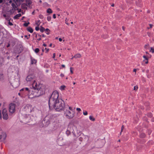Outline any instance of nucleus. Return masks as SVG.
Instances as JSON below:
<instances>
[{
    "label": "nucleus",
    "mask_w": 154,
    "mask_h": 154,
    "mask_svg": "<svg viewBox=\"0 0 154 154\" xmlns=\"http://www.w3.org/2000/svg\"><path fill=\"white\" fill-rule=\"evenodd\" d=\"M59 94L57 91H54L49 100V106L50 109L54 108L57 111L63 109L64 102L58 98Z\"/></svg>",
    "instance_id": "f257e3e1"
},
{
    "label": "nucleus",
    "mask_w": 154,
    "mask_h": 154,
    "mask_svg": "<svg viewBox=\"0 0 154 154\" xmlns=\"http://www.w3.org/2000/svg\"><path fill=\"white\" fill-rule=\"evenodd\" d=\"M33 88H30L31 94L29 95V98H32L39 97L44 93L42 87V85L39 83L34 82L32 84Z\"/></svg>",
    "instance_id": "f03ea898"
},
{
    "label": "nucleus",
    "mask_w": 154,
    "mask_h": 154,
    "mask_svg": "<svg viewBox=\"0 0 154 154\" xmlns=\"http://www.w3.org/2000/svg\"><path fill=\"white\" fill-rule=\"evenodd\" d=\"M75 112L73 108L68 105L66 106L64 109V115L68 119H71L74 116Z\"/></svg>",
    "instance_id": "7ed1b4c3"
},
{
    "label": "nucleus",
    "mask_w": 154,
    "mask_h": 154,
    "mask_svg": "<svg viewBox=\"0 0 154 154\" xmlns=\"http://www.w3.org/2000/svg\"><path fill=\"white\" fill-rule=\"evenodd\" d=\"M57 119L56 116L54 115H51L49 116H46L43 120L44 122H45L46 125H48L50 122H57ZM45 122H44L45 123Z\"/></svg>",
    "instance_id": "20e7f679"
},
{
    "label": "nucleus",
    "mask_w": 154,
    "mask_h": 154,
    "mask_svg": "<svg viewBox=\"0 0 154 154\" xmlns=\"http://www.w3.org/2000/svg\"><path fill=\"white\" fill-rule=\"evenodd\" d=\"M21 92H23V94L24 96H28V97L29 98V95L31 94V89L27 88H23L20 91Z\"/></svg>",
    "instance_id": "39448f33"
},
{
    "label": "nucleus",
    "mask_w": 154,
    "mask_h": 154,
    "mask_svg": "<svg viewBox=\"0 0 154 154\" xmlns=\"http://www.w3.org/2000/svg\"><path fill=\"white\" fill-rule=\"evenodd\" d=\"M26 80L27 82L28 83H30L32 82L33 83L35 82V76L33 75H28L26 78Z\"/></svg>",
    "instance_id": "423d86ee"
},
{
    "label": "nucleus",
    "mask_w": 154,
    "mask_h": 154,
    "mask_svg": "<svg viewBox=\"0 0 154 154\" xmlns=\"http://www.w3.org/2000/svg\"><path fill=\"white\" fill-rule=\"evenodd\" d=\"M9 110L10 112L13 113L15 111V105L13 103H11L9 104Z\"/></svg>",
    "instance_id": "0eeeda50"
},
{
    "label": "nucleus",
    "mask_w": 154,
    "mask_h": 154,
    "mask_svg": "<svg viewBox=\"0 0 154 154\" xmlns=\"http://www.w3.org/2000/svg\"><path fill=\"white\" fill-rule=\"evenodd\" d=\"M24 111L27 113H30L32 109V106L29 104H27L24 107Z\"/></svg>",
    "instance_id": "6e6552de"
},
{
    "label": "nucleus",
    "mask_w": 154,
    "mask_h": 154,
    "mask_svg": "<svg viewBox=\"0 0 154 154\" xmlns=\"http://www.w3.org/2000/svg\"><path fill=\"white\" fill-rule=\"evenodd\" d=\"M3 118L4 119L6 120L8 118V116L7 113V109H3L2 111Z\"/></svg>",
    "instance_id": "1a4fd4ad"
},
{
    "label": "nucleus",
    "mask_w": 154,
    "mask_h": 154,
    "mask_svg": "<svg viewBox=\"0 0 154 154\" xmlns=\"http://www.w3.org/2000/svg\"><path fill=\"white\" fill-rule=\"evenodd\" d=\"M11 85H12V86L14 88H17L19 85V83L17 82H14L12 84H11Z\"/></svg>",
    "instance_id": "9d476101"
},
{
    "label": "nucleus",
    "mask_w": 154,
    "mask_h": 154,
    "mask_svg": "<svg viewBox=\"0 0 154 154\" xmlns=\"http://www.w3.org/2000/svg\"><path fill=\"white\" fill-rule=\"evenodd\" d=\"M30 58L31 60V63L32 64L35 63H36L37 61L35 59L32 57H31Z\"/></svg>",
    "instance_id": "9b49d317"
},
{
    "label": "nucleus",
    "mask_w": 154,
    "mask_h": 154,
    "mask_svg": "<svg viewBox=\"0 0 154 154\" xmlns=\"http://www.w3.org/2000/svg\"><path fill=\"white\" fill-rule=\"evenodd\" d=\"M26 4L27 6H29L32 3V1L30 0H26Z\"/></svg>",
    "instance_id": "f8f14e48"
},
{
    "label": "nucleus",
    "mask_w": 154,
    "mask_h": 154,
    "mask_svg": "<svg viewBox=\"0 0 154 154\" xmlns=\"http://www.w3.org/2000/svg\"><path fill=\"white\" fill-rule=\"evenodd\" d=\"M4 77L3 74L2 73H0V81H2L4 80Z\"/></svg>",
    "instance_id": "ddd939ff"
},
{
    "label": "nucleus",
    "mask_w": 154,
    "mask_h": 154,
    "mask_svg": "<svg viewBox=\"0 0 154 154\" xmlns=\"http://www.w3.org/2000/svg\"><path fill=\"white\" fill-rule=\"evenodd\" d=\"M16 4H19V5L20 4V2H23L24 0H14Z\"/></svg>",
    "instance_id": "4468645a"
},
{
    "label": "nucleus",
    "mask_w": 154,
    "mask_h": 154,
    "mask_svg": "<svg viewBox=\"0 0 154 154\" xmlns=\"http://www.w3.org/2000/svg\"><path fill=\"white\" fill-rule=\"evenodd\" d=\"M81 57V55L79 54H75L74 56L73 57L75 58H80Z\"/></svg>",
    "instance_id": "2eb2a0df"
},
{
    "label": "nucleus",
    "mask_w": 154,
    "mask_h": 154,
    "mask_svg": "<svg viewBox=\"0 0 154 154\" xmlns=\"http://www.w3.org/2000/svg\"><path fill=\"white\" fill-rule=\"evenodd\" d=\"M21 16V14H18L14 17V19H18Z\"/></svg>",
    "instance_id": "dca6fc26"
},
{
    "label": "nucleus",
    "mask_w": 154,
    "mask_h": 154,
    "mask_svg": "<svg viewBox=\"0 0 154 154\" xmlns=\"http://www.w3.org/2000/svg\"><path fill=\"white\" fill-rule=\"evenodd\" d=\"M27 5L25 3H23L21 5V8L23 9H26L27 8Z\"/></svg>",
    "instance_id": "f3484780"
},
{
    "label": "nucleus",
    "mask_w": 154,
    "mask_h": 154,
    "mask_svg": "<svg viewBox=\"0 0 154 154\" xmlns=\"http://www.w3.org/2000/svg\"><path fill=\"white\" fill-rule=\"evenodd\" d=\"M1 138H2L3 140H5L6 137V134L5 133H3V135H1Z\"/></svg>",
    "instance_id": "a211bd4d"
},
{
    "label": "nucleus",
    "mask_w": 154,
    "mask_h": 154,
    "mask_svg": "<svg viewBox=\"0 0 154 154\" xmlns=\"http://www.w3.org/2000/svg\"><path fill=\"white\" fill-rule=\"evenodd\" d=\"M27 30L28 31L31 33H32L33 32V29L31 27H29L27 28Z\"/></svg>",
    "instance_id": "6ab92c4d"
},
{
    "label": "nucleus",
    "mask_w": 154,
    "mask_h": 154,
    "mask_svg": "<svg viewBox=\"0 0 154 154\" xmlns=\"http://www.w3.org/2000/svg\"><path fill=\"white\" fill-rule=\"evenodd\" d=\"M65 88H66L65 86L64 85H62L60 87V89L62 91L63 90H65Z\"/></svg>",
    "instance_id": "aec40b11"
},
{
    "label": "nucleus",
    "mask_w": 154,
    "mask_h": 154,
    "mask_svg": "<svg viewBox=\"0 0 154 154\" xmlns=\"http://www.w3.org/2000/svg\"><path fill=\"white\" fill-rule=\"evenodd\" d=\"M89 119L92 121H94L95 120V119L92 116H90L89 117Z\"/></svg>",
    "instance_id": "412c9836"
},
{
    "label": "nucleus",
    "mask_w": 154,
    "mask_h": 154,
    "mask_svg": "<svg viewBox=\"0 0 154 154\" xmlns=\"http://www.w3.org/2000/svg\"><path fill=\"white\" fill-rule=\"evenodd\" d=\"M47 12L48 13H52V11L51 9L48 8L47 9Z\"/></svg>",
    "instance_id": "4be33fe9"
},
{
    "label": "nucleus",
    "mask_w": 154,
    "mask_h": 154,
    "mask_svg": "<svg viewBox=\"0 0 154 154\" xmlns=\"http://www.w3.org/2000/svg\"><path fill=\"white\" fill-rule=\"evenodd\" d=\"M145 137V134L144 133H142L140 135V137L141 138H143Z\"/></svg>",
    "instance_id": "5701e85b"
},
{
    "label": "nucleus",
    "mask_w": 154,
    "mask_h": 154,
    "mask_svg": "<svg viewBox=\"0 0 154 154\" xmlns=\"http://www.w3.org/2000/svg\"><path fill=\"white\" fill-rule=\"evenodd\" d=\"M45 30V29L44 27H41L40 29V31L41 32H42L44 31Z\"/></svg>",
    "instance_id": "b1692460"
},
{
    "label": "nucleus",
    "mask_w": 154,
    "mask_h": 154,
    "mask_svg": "<svg viewBox=\"0 0 154 154\" xmlns=\"http://www.w3.org/2000/svg\"><path fill=\"white\" fill-rule=\"evenodd\" d=\"M144 48L145 49H148L149 48V45L147 44L145 45L144 46Z\"/></svg>",
    "instance_id": "393cba45"
},
{
    "label": "nucleus",
    "mask_w": 154,
    "mask_h": 154,
    "mask_svg": "<svg viewBox=\"0 0 154 154\" xmlns=\"http://www.w3.org/2000/svg\"><path fill=\"white\" fill-rule=\"evenodd\" d=\"M40 20H39L38 21H36L35 24H36L38 26H39L40 24Z\"/></svg>",
    "instance_id": "a878e982"
},
{
    "label": "nucleus",
    "mask_w": 154,
    "mask_h": 154,
    "mask_svg": "<svg viewBox=\"0 0 154 154\" xmlns=\"http://www.w3.org/2000/svg\"><path fill=\"white\" fill-rule=\"evenodd\" d=\"M51 16H48L47 17V20L49 21H50L51 20Z\"/></svg>",
    "instance_id": "bb28decb"
},
{
    "label": "nucleus",
    "mask_w": 154,
    "mask_h": 154,
    "mask_svg": "<svg viewBox=\"0 0 154 154\" xmlns=\"http://www.w3.org/2000/svg\"><path fill=\"white\" fill-rule=\"evenodd\" d=\"M39 51V50L38 48H36L35 50V52L36 53H38Z\"/></svg>",
    "instance_id": "cd10ccee"
},
{
    "label": "nucleus",
    "mask_w": 154,
    "mask_h": 154,
    "mask_svg": "<svg viewBox=\"0 0 154 154\" xmlns=\"http://www.w3.org/2000/svg\"><path fill=\"white\" fill-rule=\"evenodd\" d=\"M150 52H152V53L154 52V48H151V49L150 50Z\"/></svg>",
    "instance_id": "c85d7f7f"
},
{
    "label": "nucleus",
    "mask_w": 154,
    "mask_h": 154,
    "mask_svg": "<svg viewBox=\"0 0 154 154\" xmlns=\"http://www.w3.org/2000/svg\"><path fill=\"white\" fill-rule=\"evenodd\" d=\"M12 6L14 8H17L16 5L14 3H12L11 4Z\"/></svg>",
    "instance_id": "c756f323"
},
{
    "label": "nucleus",
    "mask_w": 154,
    "mask_h": 154,
    "mask_svg": "<svg viewBox=\"0 0 154 154\" xmlns=\"http://www.w3.org/2000/svg\"><path fill=\"white\" fill-rule=\"evenodd\" d=\"M83 114L85 116H86L88 115V112L87 111H84L83 112Z\"/></svg>",
    "instance_id": "7c9ffc66"
},
{
    "label": "nucleus",
    "mask_w": 154,
    "mask_h": 154,
    "mask_svg": "<svg viewBox=\"0 0 154 154\" xmlns=\"http://www.w3.org/2000/svg\"><path fill=\"white\" fill-rule=\"evenodd\" d=\"M29 24V22H28L27 23H26L23 24V25H24V26H28V25Z\"/></svg>",
    "instance_id": "2f4dec72"
},
{
    "label": "nucleus",
    "mask_w": 154,
    "mask_h": 154,
    "mask_svg": "<svg viewBox=\"0 0 154 154\" xmlns=\"http://www.w3.org/2000/svg\"><path fill=\"white\" fill-rule=\"evenodd\" d=\"M8 20L9 21L8 24H9V25H10V26H12L13 25V23L10 22V19H8Z\"/></svg>",
    "instance_id": "473e14b6"
},
{
    "label": "nucleus",
    "mask_w": 154,
    "mask_h": 154,
    "mask_svg": "<svg viewBox=\"0 0 154 154\" xmlns=\"http://www.w3.org/2000/svg\"><path fill=\"white\" fill-rule=\"evenodd\" d=\"M39 17L40 19H43L44 18V16L41 14H40L39 16Z\"/></svg>",
    "instance_id": "72a5a7b5"
},
{
    "label": "nucleus",
    "mask_w": 154,
    "mask_h": 154,
    "mask_svg": "<svg viewBox=\"0 0 154 154\" xmlns=\"http://www.w3.org/2000/svg\"><path fill=\"white\" fill-rule=\"evenodd\" d=\"M138 88V87L137 86H135L134 87V90L135 91H137Z\"/></svg>",
    "instance_id": "f704fd0d"
},
{
    "label": "nucleus",
    "mask_w": 154,
    "mask_h": 154,
    "mask_svg": "<svg viewBox=\"0 0 154 154\" xmlns=\"http://www.w3.org/2000/svg\"><path fill=\"white\" fill-rule=\"evenodd\" d=\"M124 128V126L123 125L122 126V128H121V131L120 132V134H121L122 132V131Z\"/></svg>",
    "instance_id": "c9c22d12"
},
{
    "label": "nucleus",
    "mask_w": 154,
    "mask_h": 154,
    "mask_svg": "<svg viewBox=\"0 0 154 154\" xmlns=\"http://www.w3.org/2000/svg\"><path fill=\"white\" fill-rule=\"evenodd\" d=\"M45 31H46V32H47V34H49V33L48 32L49 31V29H45Z\"/></svg>",
    "instance_id": "e433bc0d"
},
{
    "label": "nucleus",
    "mask_w": 154,
    "mask_h": 154,
    "mask_svg": "<svg viewBox=\"0 0 154 154\" xmlns=\"http://www.w3.org/2000/svg\"><path fill=\"white\" fill-rule=\"evenodd\" d=\"M38 26H37L35 28V30L36 31H38L39 29V28Z\"/></svg>",
    "instance_id": "4c0bfd02"
},
{
    "label": "nucleus",
    "mask_w": 154,
    "mask_h": 154,
    "mask_svg": "<svg viewBox=\"0 0 154 154\" xmlns=\"http://www.w3.org/2000/svg\"><path fill=\"white\" fill-rule=\"evenodd\" d=\"M143 57L145 59V60H148V58L146 57V56H145V55H144L143 56Z\"/></svg>",
    "instance_id": "58836bf2"
},
{
    "label": "nucleus",
    "mask_w": 154,
    "mask_h": 154,
    "mask_svg": "<svg viewBox=\"0 0 154 154\" xmlns=\"http://www.w3.org/2000/svg\"><path fill=\"white\" fill-rule=\"evenodd\" d=\"M72 67H70V72H71V74H73V72L72 71Z\"/></svg>",
    "instance_id": "ea45409f"
},
{
    "label": "nucleus",
    "mask_w": 154,
    "mask_h": 154,
    "mask_svg": "<svg viewBox=\"0 0 154 154\" xmlns=\"http://www.w3.org/2000/svg\"><path fill=\"white\" fill-rule=\"evenodd\" d=\"M76 110L79 111H81V109L80 108H76Z\"/></svg>",
    "instance_id": "a19ab883"
},
{
    "label": "nucleus",
    "mask_w": 154,
    "mask_h": 154,
    "mask_svg": "<svg viewBox=\"0 0 154 154\" xmlns=\"http://www.w3.org/2000/svg\"><path fill=\"white\" fill-rule=\"evenodd\" d=\"M10 46V44L9 43H8L7 44V45H6V47L7 48H8Z\"/></svg>",
    "instance_id": "79ce46f5"
},
{
    "label": "nucleus",
    "mask_w": 154,
    "mask_h": 154,
    "mask_svg": "<svg viewBox=\"0 0 154 154\" xmlns=\"http://www.w3.org/2000/svg\"><path fill=\"white\" fill-rule=\"evenodd\" d=\"M53 17L55 19L56 18V15L55 14H54L53 15Z\"/></svg>",
    "instance_id": "37998d69"
},
{
    "label": "nucleus",
    "mask_w": 154,
    "mask_h": 154,
    "mask_svg": "<svg viewBox=\"0 0 154 154\" xmlns=\"http://www.w3.org/2000/svg\"><path fill=\"white\" fill-rule=\"evenodd\" d=\"M147 35L149 36H150L151 35V33L150 32H148L147 33Z\"/></svg>",
    "instance_id": "c03bdc74"
},
{
    "label": "nucleus",
    "mask_w": 154,
    "mask_h": 154,
    "mask_svg": "<svg viewBox=\"0 0 154 154\" xmlns=\"http://www.w3.org/2000/svg\"><path fill=\"white\" fill-rule=\"evenodd\" d=\"M45 49L46 50V52H48L49 51V49H47V48H45Z\"/></svg>",
    "instance_id": "a18cd8bd"
},
{
    "label": "nucleus",
    "mask_w": 154,
    "mask_h": 154,
    "mask_svg": "<svg viewBox=\"0 0 154 154\" xmlns=\"http://www.w3.org/2000/svg\"><path fill=\"white\" fill-rule=\"evenodd\" d=\"M60 76L61 77H63L64 76V75L63 74V73H61L60 74Z\"/></svg>",
    "instance_id": "49530a36"
},
{
    "label": "nucleus",
    "mask_w": 154,
    "mask_h": 154,
    "mask_svg": "<svg viewBox=\"0 0 154 154\" xmlns=\"http://www.w3.org/2000/svg\"><path fill=\"white\" fill-rule=\"evenodd\" d=\"M3 16H4V17H6V14H4V15H3ZM6 19L7 20H8V19L7 18H6Z\"/></svg>",
    "instance_id": "de8ad7c7"
},
{
    "label": "nucleus",
    "mask_w": 154,
    "mask_h": 154,
    "mask_svg": "<svg viewBox=\"0 0 154 154\" xmlns=\"http://www.w3.org/2000/svg\"><path fill=\"white\" fill-rule=\"evenodd\" d=\"M66 133L67 134H69L70 133V132L69 131H67L66 132Z\"/></svg>",
    "instance_id": "09e8293b"
},
{
    "label": "nucleus",
    "mask_w": 154,
    "mask_h": 154,
    "mask_svg": "<svg viewBox=\"0 0 154 154\" xmlns=\"http://www.w3.org/2000/svg\"><path fill=\"white\" fill-rule=\"evenodd\" d=\"M67 19V18H66V20H65V21H66V24L67 25H68L69 24V23H67V22H67V21H66V20Z\"/></svg>",
    "instance_id": "8fccbe9b"
},
{
    "label": "nucleus",
    "mask_w": 154,
    "mask_h": 154,
    "mask_svg": "<svg viewBox=\"0 0 154 154\" xmlns=\"http://www.w3.org/2000/svg\"><path fill=\"white\" fill-rule=\"evenodd\" d=\"M55 53H54L53 54V58H54L55 57Z\"/></svg>",
    "instance_id": "3c124183"
},
{
    "label": "nucleus",
    "mask_w": 154,
    "mask_h": 154,
    "mask_svg": "<svg viewBox=\"0 0 154 154\" xmlns=\"http://www.w3.org/2000/svg\"><path fill=\"white\" fill-rule=\"evenodd\" d=\"M0 119L2 118L1 111H0Z\"/></svg>",
    "instance_id": "603ef678"
},
{
    "label": "nucleus",
    "mask_w": 154,
    "mask_h": 154,
    "mask_svg": "<svg viewBox=\"0 0 154 154\" xmlns=\"http://www.w3.org/2000/svg\"><path fill=\"white\" fill-rule=\"evenodd\" d=\"M149 25L150 26V28H151L152 27V26H153V25L152 24H149Z\"/></svg>",
    "instance_id": "864d4df0"
},
{
    "label": "nucleus",
    "mask_w": 154,
    "mask_h": 154,
    "mask_svg": "<svg viewBox=\"0 0 154 154\" xmlns=\"http://www.w3.org/2000/svg\"><path fill=\"white\" fill-rule=\"evenodd\" d=\"M136 71H137V69H133V72H136Z\"/></svg>",
    "instance_id": "5fc2aeb1"
},
{
    "label": "nucleus",
    "mask_w": 154,
    "mask_h": 154,
    "mask_svg": "<svg viewBox=\"0 0 154 154\" xmlns=\"http://www.w3.org/2000/svg\"><path fill=\"white\" fill-rule=\"evenodd\" d=\"M59 40L60 42H61L62 40V39L61 38H59Z\"/></svg>",
    "instance_id": "6e6d98bb"
},
{
    "label": "nucleus",
    "mask_w": 154,
    "mask_h": 154,
    "mask_svg": "<svg viewBox=\"0 0 154 154\" xmlns=\"http://www.w3.org/2000/svg\"><path fill=\"white\" fill-rule=\"evenodd\" d=\"M146 61H145V63L146 64H147L148 63V60H146Z\"/></svg>",
    "instance_id": "4d7b16f0"
},
{
    "label": "nucleus",
    "mask_w": 154,
    "mask_h": 154,
    "mask_svg": "<svg viewBox=\"0 0 154 154\" xmlns=\"http://www.w3.org/2000/svg\"><path fill=\"white\" fill-rule=\"evenodd\" d=\"M62 66L63 67V68H64V67H65V66L64 65H63H63H62Z\"/></svg>",
    "instance_id": "13d9d810"
},
{
    "label": "nucleus",
    "mask_w": 154,
    "mask_h": 154,
    "mask_svg": "<svg viewBox=\"0 0 154 154\" xmlns=\"http://www.w3.org/2000/svg\"><path fill=\"white\" fill-rule=\"evenodd\" d=\"M37 40L38 41H40L41 40V38H38L37 39Z\"/></svg>",
    "instance_id": "bf43d9fd"
},
{
    "label": "nucleus",
    "mask_w": 154,
    "mask_h": 154,
    "mask_svg": "<svg viewBox=\"0 0 154 154\" xmlns=\"http://www.w3.org/2000/svg\"><path fill=\"white\" fill-rule=\"evenodd\" d=\"M3 2V0H0V3H2Z\"/></svg>",
    "instance_id": "052dcab7"
},
{
    "label": "nucleus",
    "mask_w": 154,
    "mask_h": 154,
    "mask_svg": "<svg viewBox=\"0 0 154 154\" xmlns=\"http://www.w3.org/2000/svg\"><path fill=\"white\" fill-rule=\"evenodd\" d=\"M111 6L112 7H114V4H112V5H111Z\"/></svg>",
    "instance_id": "680f3d73"
},
{
    "label": "nucleus",
    "mask_w": 154,
    "mask_h": 154,
    "mask_svg": "<svg viewBox=\"0 0 154 154\" xmlns=\"http://www.w3.org/2000/svg\"><path fill=\"white\" fill-rule=\"evenodd\" d=\"M122 29L123 30H125V28H124V26H122Z\"/></svg>",
    "instance_id": "e2e57ef3"
},
{
    "label": "nucleus",
    "mask_w": 154,
    "mask_h": 154,
    "mask_svg": "<svg viewBox=\"0 0 154 154\" xmlns=\"http://www.w3.org/2000/svg\"><path fill=\"white\" fill-rule=\"evenodd\" d=\"M149 70H146V72H147V73L149 72Z\"/></svg>",
    "instance_id": "0e129e2a"
},
{
    "label": "nucleus",
    "mask_w": 154,
    "mask_h": 154,
    "mask_svg": "<svg viewBox=\"0 0 154 154\" xmlns=\"http://www.w3.org/2000/svg\"><path fill=\"white\" fill-rule=\"evenodd\" d=\"M43 46H44L45 47V46H46V45L45 44H44L43 45Z\"/></svg>",
    "instance_id": "69168bd1"
},
{
    "label": "nucleus",
    "mask_w": 154,
    "mask_h": 154,
    "mask_svg": "<svg viewBox=\"0 0 154 154\" xmlns=\"http://www.w3.org/2000/svg\"><path fill=\"white\" fill-rule=\"evenodd\" d=\"M21 9H20L18 11V12H21Z\"/></svg>",
    "instance_id": "338daca9"
},
{
    "label": "nucleus",
    "mask_w": 154,
    "mask_h": 154,
    "mask_svg": "<svg viewBox=\"0 0 154 154\" xmlns=\"http://www.w3.org/2000/svg\"><path fill=\"white\" fill-rule=\"evenodd\" d=\"M25 18V17H22V20H23V19L24 18Z\"/></svg>",
    "instance_id": "774afa93"
}]
</instances>
